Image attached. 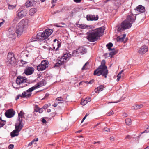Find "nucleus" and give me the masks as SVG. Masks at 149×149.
I'll use <instances>...</instances> for the list:
<instances>
[{
	"label": "nucleus",
	"mask_w": 149,
	"mask_h": 149,
	"mask_svg": "<svg viewBox=\"0 0 149 149\" xmlns=\"http://www.w3.org/2000/svg\"><path fill=\"white\" fill-rule=\"evenodd\" d=\"M79 54V52H77V49L76 50L74 51L72 53V55L74 56H76L77 54Z\"/></svg>",
	"instance_id": "38"
},
{
	"label": "nucleus",
	"mask_w": 149,
	"mask_h": 149,
	"mask_svg": "<svg viewBox=\"0 0 149 149\" xmlns=\"http://www.w3.org/2000/svg\"><path fill=\"white\" fill-rule=\"evenodd\" d=\"M55 26H56L58 27H64V26H62L61 25V23H60L58 24H56V25Z\"/></svg>",
	"instance_id": "49"
},
{
	"label": "nucleus",
	"mask_w": 149,
	"mask_h": 149,
	"mask_svg": "<svg viewBox=\"0 0 149 149\" xmlns=\"http://www.w3.org/2000/svg\"><path fill=\"white\" fill-rule=\"evenodd\" d=\"M7 60L8 61L6 62V64L8 66L10 65H13L15 63L16 61L14 54L12 53H10L8 54Z\"/></svg>",
	"instance_id": "6"
},
{
	"label": "nucleus",
	"mask_w": 149,
	"mask_h": 149,
	"mask_svg": "<svg viewBox=\"0 0 149 149\" xmlns=\"http://www.w3.org/2000/svg\"><path fill=\"white\" fill-rule=\"evenodd\" d=\"M120 4L121 3L119 1H116L115 3V5L117 8H118L120 5Z\"/></svg>",
	"instance_id": "41"
},
{
	"label": "nucleus",
	"mask_w": 149,
	"mask_h": 149,
	"mask_svg": "<svg viewBox=\"0 0 149 149\" xmlns=\"http://www.w3.org/2000/svg\"><path fill=\"white\" fill-rule=\"evenodd\" d=\"M98 18L99 17L97 15L88 14L86 16V19L88 21H97Z\"/></svg>",
	"instance_id": "12"
},
{
	"label": "nucleus",
	"mask_w": 149,
	"mask_h": 149,
	"mask_svg": "<svg viewBox=\"0 0 149 149\" xmlns=\"http://www.w3.org/2000/svg\"><path fill=\"white\" fill-rule=\"evenodd\" d=\"M41 121H42V122L43 123L45 124L47 123V121H46V120L45 119H44L43 118H42V119Z\"/></svg>",
	"instance_id": "58"
},
{
	"label": "nucleus",
	"mask_w": 149,
	"mask_h": 149,
	"mask_svg": "<svg viewBox=\"0 0 149 149\" xmlns=\"http://www.w3.org/2000/svg\"><path fill=\"white\" fill-rule=\"evenodd\" d=\"M104 131L106 132H109L110 131V129L108 128H104Z\"/></svg>",
	"instance_id": "53"
},
{
	"label": "nucleus",
	"mask_w": 149,
	"mask_h": 149,
	"mask_svg": "<svg viewBox=\"0 0 149 149\" xmlns=\"http://www.w3.org/2000/svg\"><path fill=\"white\" fill-rule=\"evenodd\" d=\"M18 121V123H16L15 125V130L20 132L23 127L24 123L21 120L19 119V121Z\"/></svg>",
	"instance_id": "14"
},
{
	"label": "nucleus",
	"mask_w": 149,
	"mask_h": 149,
	"mask_svg": "<svg viewBox=\"0 0 149 149\" xmlns=\"http://www.w3.org/2000/svg\"><path fill=\"white\" fill-rule=\"evenodd\" d=\"M18 18L17 17H16L15 19H14L13 20V22H16L18 20Z\"/></svg>",
	"instance_id": "64"
},
{
	"label": "nucleus",
	"mask_w": 149,
	"mask_h": 149,
	"mask_svg": "<svg viewBox=\"0 0 149 149\" xmlns=\"http://www.w3.org/2000/svg\"><path fill=\"white\" fill-rule=\"evenodd\" d=\"M63 9H61L59 10L55 11L54 12V14L58 13H60V12H63Z\"/></svg>",
	"instance_id": "39"
},
{
	"label": "nucleus",
	"mask_w": 149,
	"mask_h": 149,
	"mask_svg": "<svg viewBox=\"0 0 149 149\" xmlns=\"http://www.w3.org/2000/svg\"><path fill=\"white\" fill-rule=\"evenodd\" d=\"M19 132L14 130L10 133V135L12 137H14L15 136H17L19 134Z\"/></svg>",
	"instance_id": "22"
},
{
	"label": "nucleus",
	"mask_w": 149,
	"mask_h": 149,
	"mask_svg": "<svg viewBox=\"0 0 149 149\" xmlns=\"http://www.w3.org/2000/svg\"><path fill=\"white\" fill-rule=\"evenodd\" d=\"M24 113L22 111L18 113V121H19V119H20L22 121H23L22 118L24 117Z\"/></svg>",
	"instance_id": "25"
},
{
	"label": "nucleus",
	"mask_w": 149,
	"mask_h": 149,
	"mask_svg": "<svg viewBox=\"0 0 149 149\" xmlns=\"http://www.w3.org/2000/svg\"><path fill=\"white\" fill-rule=\"evenodd\" d=\"M49 94L47 93H46L45 97H44V98H46L48 97L49 96Z\"/></svg>",
	"instance_id": "62"
},
{
	"label": "nucleus",
	"mask_w": 149,
	"mask_h": 149,
	"mask_svg": "<svg viewBox=\"0 0 149 149\" xmlns=\"http://www.w3.org/2000/svg\"><path fill=\"white\" fill-rule=\"evenodd\" d=\"M9 2H11L14 3L13 5L8 4V8L9 10H12L15 8L16 7V3L17 2V0H7Z\"/></svg>",
	"instance_id": "17"
},
{
	"label": "nucleus",
	"mask_w": 149,
	"mask_h": 149,
	"mask_svg": "<svg viewBox=\"0 0 149 149\" xmlns=\"http://www.w3.org/2000/svg\"><path fill=\"white\" fill-rule=\"evenodd\" d=\"M21 62L22 64H25L27 63V62L25 61H23L22 59L21 60Z\"/></svg>",
	"instance_id": "55"
},
{
	"label": "nucleus",
	"mask_w": 149,
	"mask_h": 149,
	"mask_svg": "<svg viewBox=\"0 0 149 149\" xmlns=\"http://www.w3.org/2000/svg\"><path fill=\"white\" fill-rule=\"evenodd\" d=\"M40 108L38 105H35L34 107V111L38 112Z\"/></svg>",
	"instance_id": "40"
},
{
	"label": "nucleus",
	"mask_w": 149,
	"mask_h": 149,
	"mask_svg": "<svg viewBox=\"0 0 149 149\" xmlns=\"http://www.w3.org/2000/svg\"><path fill=\"white\" fill-rule=\"evenodd\" d=\"M126 124L127 125H130L131 124L132 121L130 119L126 118L125 120Z\"/></svg>",
	"instance_id": "35"
},
{
	"label": "nucleus",
	"mask_w": 149,
	"mask_h": 149,
	"mask_svg": "<svg viewBox=\"0 0 149 149\" xmlns=\"http://www.w3.org/2000/svg\"><path fill=\"white\" fill-rule=\"evenodd\" d=\"M126 35L125 34H123L122 37H118L117 38V40L118 42H122L124 40V39L126 36Z\"/></svg>",
	"instance_id": "29"
},
{
	"label": "nucleus",
	"mask_w": 149,
	"mask_h": 149,
	"mask_svg": "<svg viewBox=\"0 0 149 149\" xmlns=\"http://www.w3.org/2000/svg\"><path fill=\"white\" fill-rule=\"evenodd\" d=\"M6 123L4 122H3L0 121V128L4 125Z\"/></svg>",
	"instance_id": "45"
},
{
	"label": "nucleus",
	"mask_w": 149,
	"mask_h": 149,
	"mask_svg": "<svg viewBox=\"0 0 149 149\" xmlns=\"http://www.w3.org/2000/svg\"><path fill=\"white\" fill-rule=\"evenodd\" d=\"M148 50V47L146 45L142 46L139 49V52L140 54H144Z\"/></svg>",
	"instance_id": "18"
},
{
	"label": "nucleus",
	"mask_w": 149,
	"mask_h": 149,
	"mask_svg": "<svg viewBox=\"0 0 149 149\" xmlns=\"http://www.w3.org/2000/svg\"><path fill=\"white\" fill-rule=\"evenodd\" d=\"M26 81L27 79L25 77L19 76L17 78L16 82L17 84L20 85L21 84H22L23 86L22 87H23L27 85L26 84H25V83L27 82Z\"/></svg>",
	"instance_id": "7"
},
{
	"label": "nucleus",
	"mask_w": 149,
	"mask_h": 149,
	"mask_svg": "<svg viewBox=\"0 0 149 149\" xmlns=\"http://www.w3.org/2000/svg\"><path fill=\"white\" fill-rule=\"evenodd\" d=\"M14 147V146L13 144H10L8 146V148L9 149H13Z\"/></svg>",
	"instance_id": "50"
},
{
	"label": "nucleus",
	"mask_w": 149,
	"mask_h": 149,
	"mask_svg": "<svg viewBox=\"0 0 149 149\" xmlns=\"http://www.w3.org/2000/svg\"><path fill=\"white\" fill-rule=\"evenodd\" d=\"M43 111V108H40L39 110L38 111V112L40 113H42Z\"/></svg>",
	"instance_id": "59"
},
{
	"label": "nucleus",
	"mask_w": 149,
	"mask_h": 149,
	"mask_svg": "<svg viewBox=\"0 0 149 149\" xmlns=\"http://www.w3.org/2000/svg\"><path fill=\"white\" fill-rule=\"evenodd\" d=\"M37 69L38 71H43L46 69V67L43 66L40 64L38 65L37 67Z\"/></svg>",
	"instance_id": "28"
},
{
	"label": "nucleus",
	"mask_w": 149,
	"mask_h": 149,
	"mask_svg": "<svg viewBox=\"0 0 149 149\" xmlns=\"http://www.w3.org/2000/svg\"><path fill=\"white\" fill-rule=\"evenodd\" d=\"M50 106V104H49V105L48 104H45V105L42 108L44 109H46L47 108Z\"/></svg>",
	"instance_id": "46"
},
{
	"label": "nucleus",
	"mask_w": 149,
	"mask_h": 149,
	"mask_svg": "<svg viewBox=\"0 0 149 149\" xmlns=\"http://www.w3.org/2000/svg\"><path fill=\"white\" fill-rule=\"evenodd\" d=\"M53 32L52 30L48 29L45 30L43 32H39L37 34V36H40L43 40L47 39Z\"/></svg>",
	"instance_id": "5"
},
{
	"label": "nucleus",
	"mask_w": 149,
	"mask_h": 149,
	"mask_svg": "<svg viewBox=\"0 0 149 149\" xmlns=\"http://www.w3.org/2000/svg\"><path fill=\"white\" fill-rule=\"evenodd\" d=\"M94 81V80L92 79L89 82H88V84H91L93 83Z\"/></svg>",
	"instance_id": "56"
},
{
	"label": "nucleus",
	"mask_w": 149,
	"mask_h": 149,
	"mask_svg": "<svg viewBox=\"0 0 149 149\" xmlns=\"http://www.w3.org/2000/svg\"><path fill=\"white\" fill-rule=\"evenodd\" d=\"M71 57V55L70 54L66 53L64 54L63 56L58 57L57 59L58 62L56 63L53 67L55 68L57 67H59L60 66L64 65Z\"/></svg>",
	"instance_id": "3"
},
{
	"label": "nucleus",
	"mask_w": 149,
	"mask_h": 149,
	"mask_svg": "<svg viewBox=\"0 0 149 149\" xmlns=\"http://www.w3.org/2000/svg\"><path fill=\"white\" fill-rule=\"evenodd\" d=\"M33 119V118H32V114H29L28 115L27 117V119L28 120H32Z\"/></svg>",
	"instance_id": "37"
},
{
	"label": "nucleus",
	"mask_w": 149,
	"mask_h": 149,
	"mask_svg": "<svg viewBox=\"0 0 149 149\" xmlns=\"http://www.w3.org/2000/svg\"><path fill=\"white\" fill-rule=\"evenodd\" d=\"M77 26L82 29H84L86 27L85 25L82 24H79Z\"/></svg>",
	"instance_id": "44"
},
{
	"label": "nucleus",
	"mask_w": 149,
	"mask_h": 149,
	"mask_svg": "<svg viewBox=\"0 0 149 149\" xmlns=\"http://www.w3.org/2000/svg\"><path fill=\"white\" fill-rule=\"evenodd\" d=\"M113 46V44L111 42L109 43L106 45V47L109 51H110L112 49L111 48Z\"/></svg>",
	"instance_id": "34"
},
{
	"label": "nucleus",
	"mask_w": 149,
	"mask_h": 149,
	"mask_svg": "<svg viewBox=\"0 0 149 149\" xmlns=\"http://www.w3.org/2000/svg\"><path fill=\"white\" fill-rule=\"evenodd\" d=\"M37 10L35 8H31L29 11V14L31 15H33L35 14Z\"/></svg>",
	"instance_id": "30"
},
{
	"label": "nucleus",
	"mask_w": 149,
	"mask_h": 149,
	"mask_svg": "<svg viewBox=\"0 0 149 149\" xmlns=\"http://www.w3.org/2000/svg\"><path fill=\"white\" fill-rule=\"evenodd\" d=\"M40 36H37V34L36 36H33L31 38V41H35L37 40L43 41V40L40 38Z\"/></svg>",
	"instance_id": "23"
},
{
	"label": "nucleus",
	"mask_w": 149,
	"mask_h": 149,
	"mask_svg": "<svg viewBox=\"0 0 149 149\" xmlns=\"http://www.w3.org/2000/svg\"><path fill=\"white\" fill-rule=\"evenodd\" d=\"M143 107L142 104L137 105L136 104L132 106V109L137 110L142 108Z\"/></svg>",
	"instance_id": "27"
},
{
	"label": "nucleus",
	"mask_w": 149,
	"mask_h": 149,
	"mask_svg": "<svg viewBox=\"0 0 149 149\" xmlns=\"http://www.w3.org/2000/svg\"><path fill=\"white\" fill-rule=\"evenodd\" d=\"M28 24V20L26 19H23L18 23L15 30L17 36H20L22 34L24 26Z\"/></svg>",
	"instance_id": "4"
},
{
	"label": "nucleus",
	"mask_w": 149,
	"mask_h": 149,
	"mask_svg": "<svg viewBox=\"0 0 149 149\" xmlns=\"http://www.w3.org/2000/svg\"><path fill=\"white\" fill-rule=\"evenodd\" d=\"M104 86L103 85H100L97 88L95 89V91L96 93H99L103 89Z\"/></svg>",
	"instance_id": "26"
},
{
	"label": "nucleus",
	"mask_w": 149,
	"mask_h": 149,
	"mask_svg": "<svg viewBox=\"0 0 149 149\" xmlns=\"http://www.w3.org/2000/svg\"><path fill=\"white\" fill-rule=\"evenodd\" d=\"M105 61L104 60H102L101 63V65H100L99 67H100V68L101 67H103L106 68V67H107L105 65Z\"/></svg>",
	"instance_id": "33"
},
{
	"label": "nucleus",
	"mask_w": 149,
	"mask_h": 149,
	"mask_svg": "<svg viewBox=\"0 0 149 149\" xmlns=\"http://www.w3.org/2000/svg\"><path fill=\"white\" fill-rule=\"evenodd\" d=\"M15 33V31L14 30L13 27L9 28L7 33V35L9 38H12L14 37Z\"/></svg>",
	"instance_id": "16"
},
{
	"label": "nucleus",
	"mask_w": 149,
	"mask_h": 149,
	"mask_svg": "<svg viewBox=\"0 0 149 149\" xmlns=\"http://www.w3.org/2000/svg\"><path fill=\"white\" fill-rule=\"evenodd\" d=\"M136 10L140 12L141 13H144L145 12V7L142 5H139L136 8Z\"/></svg>",
	"instance_id": "21"
},
{
	"label": "nucleus",
	"mask_w": 149,
	"mask_h": 149,
	"mask_svg": "<svg viewBox=\"0 0 149 149\" xmlns=\"http://www.w3.org/2000/svg\"><path fill=\"white\" fill-rule=\"evenodd\" d=\"M36 4L34 0H28L25 3V6L26 7H29L33 6Z\"/></svg>",
	"instance_id": "19"
},
{
	"label": "nucleus",
	"mask_w": 149,
	"mask_h": 149,
	"mask_svg": "<svg viewBox=\"0 0 149 149\" xmlns=\"http://www.w3.org/2000/svg\"><path fill=\"white\" fill-rule=\"evenodd\" d=\"M15 113V111L13 109H10L5 112V115L7 117L10 118L13 116Z\"/></svg>",
	"instance_id": "9"
},
{
	"label": "nucleus",
	"mask_w": 149,
	"mask_h": 149,
	"mask_svg": "<svg viewBox=\"0 0 149 149\" xmlns=\"http://www.w3.org/2000/svg\"><path fill=\"white\" fill-rule=\"evenodd\" d=\"M34 70V69L33 67H26L25 69L24 73L26 75H29L32 74Z\"/></svg>",
	"instance_id": "15"
},
{
	"label": "nucleus",
	"mask_w": 149,
	"mask_h": 149,
	"mask_svg": "<svg viewBox=\"0 0 149 149\" xmlns=\"http://www.w3.org/2000/svg\"><path fill=\"white\" fill-rule=\"evenodd\" d=\"M49 64L48 61L47 60L42 61L41 63V64L43 66V65L45 67H46V68L47 67H48V64Z\"/></svg>",
	"instance_id": "32"
},
{
	"label": "nucleus",
	"mask_w": 149,
	"mask_h": 149,
	"mask_svg": "<svg viewBox=\"0 0 149 149\" xmlns=\"http://www.w3.org/2000/svg\"><path fill=\"white\" fill-rule=\"evenodd\" d=\"M77 52L79 54H84L86 53L87 50L85 48L81 47L77 49Z\"/></svg>",
	"instance_id": "20"
},
{
	"label": "nucleus",
	"mask_w": 149,
	"mask_h": 149,
	"mask_svg": "<svg viewBox=\"0 0 149 149\" xmlns=\"http://www.w3.org/2000/svg\"><path fill=\"white\" fill-rule=\"evenodd\" d=\"M113 114V111H111L110 112L108 113H107V115L108 116H109Z\"/></svg>",
	"instance_id": "57"
},
{
	"label": "nucleus",
	"mask_w": 149,
	"mask_h": 149,
	"mask_svg": "<svg viewBox=\"0 0 149 149\" xmlns=\"http://www.w3.org/2000/svg\"><path fill=\"white\" fill-rule=\"evenodd\" d=\"M56 100L59 101H63V98L61 97H59L57 98L56 99Z\"/></svg>",
	"instance_id": "47"
},
{
	"label": "nucleus",
	"mask_w": 149,
	"mask_h": 149,
	"mask_svg": "<svg viewBox=\"0 0 149 149\" xmlns=\"http://www.w3.org/2000/svg\"><path fill=\"white\" fill-rule=\"evenodd\" d=\"M22 57H24V56H25L26 57H28V54H24V53H23V52H22L21 53Z\"/></svg>",
	"instance_id": "51"
},
{
	"label": "nucleus",
	"mask_w": 149,
	"mask_h": 149,
	"mask_svg": "<svg viewBox=\"0 0 149 149\" xmlns=\"http://www.w3.org/2000/svg\"><path fill=\"white\" fill-rule=\"evenodd\" d=\"M93 74L94 75H97V76L102 75L100 70L99 69H98V68L95 70Z\"/></svg>",
	"instance_id": "31"
},
{
	"label": "nucleus",
	"mask_w": 149,
	"mask_h": 149,
	"mask_svg": "<svg viewBox=\"0 0 149 149\" xmlns=\"http://www.w3.org/2000/svg\"><path fill=\"white\" fill-rule=\"evenodd\" d=\"M89 64V63L88 62H86L85 64H84V65L83 66V67L82 68V70H86L87 68H86V65L87 64Z\"/></svg>",
	"instance_id": "42"
},
{
	"label": "nucleus",
	"mask_w": 149,
	"mask_h": 149,
	"mask_svg": "<svg viewBox=\"0 0 149 149\" xmlns=\"http://www.w3.org/2000/svg\"><path fill=\"white\" fill-rule=\"evenodd\" d=\"M20 97H21V98H23V97L22 96V94H19L18 95L16 98V100H17V99H19Z\"/></svg>",
	"instance_id": "48"
},
{
	"label": "nucleus",
	"mask_w": 149,
	"mask_h": 149,
	"mask_svg": "<svg viewBox=\"0 0 149 149\" xmlns=\"http://www.w3.org/2000/svg\"><path fill=\"white\" fill-rule=\"evenodd\" d=\"M34 90V89L32 86L27 90L24 91L22 94L23 98L29 97L31 94V93H30Z\"/></svg>",
	"instance_id": "8"
},
{
	"label": "nucleus",
	"mask_w": 149,
	"mask_h": 149,
	"mask_svg": "<svg viewBox=\"0 0 149 149\" xmlns=\"http://www.w3.org/2000/svg\"><path fill=\"white\" fill-rule=\"evenodd\" d=\"M121 72H119V74H118V75L117 76V77H119V78H121Z\"/></svg>",
	"instance_id": "63"
},
{
	"label": "nucleus",
	"mask_w": 149,
	"mask_h": 149,
	"mask_svg": "<svg viewBox=\"0 0 149 149\" xmlns=\"http://www.w3.org/2000/svg\"><path fill=\"white\" fill-rule=\"evenodd\" d=\"M87 100H85V99L84 100H82L81 102V105L84 106L85 104H86L87 103Z\"/></svg>",
	"instance_id": "36"
},
{
	"label": "nucleus",
	"mask_w": 149,
	"mask_h": 149,
	"mask_svg": "<svg viewBox=\"0 0 149 149\" xmlns=\"http://www.w3.org/2000/svg\"><path fill=\"white\" fill-rule=\"evenodd\" d=\"M104 29L102 27L90 30L86 33V38L91 42H93L97 40L104 32Z\"/></svg>",
	"instance_id": "1"
},
{
	"label": "nucleus",
	"mask_w": 149,
	"mask_h": 149,
	"mask_svg": "<svg viewBox=\"0 0 149 149\" xmlns=\"http://www.w3.org/2000/svg\"><path fill=\"white\" fill-rule=\"evenodd\" d=\"M56 0H52L51 1L52 4V8L54 7L55 6V3H56Z\"/></svg>",
	"instance_id": "43"
},
{
	"label": "nucleus",
	"mask_w": 149,
	"mask_h": 149,
	"mask_svg": "<svg viewBox=\"0 0 149 149\" xmlns=\"http://www.w3.org/2000/svg\"><path fill=\"white\" fill-rule=\"evenodd\" d=\"M85 99L87 100V102H90L91 100V99L89 97H87Z\"/></svg>",
	"instance_id": "52"
},
{
	"label": "nucleus",
	"mask_w": 149,
	"mask_h": 149,
	"mask_svg": "<svg viewBox=\"0 0 149 149\" xmlns=\"http://www.w3.org/2000/svg\"><path fill=\"white\" fill-rule=\"evenodd\" d=\"M131 138V137L130 136L128 135L126 136V137H125V139H130Z\"/></svg>",
	"instance_id": "60"
},
{
	"label": "nucleus",
	"mask_w": 149,
	"mask_h": 149,
	"mask_svg": "<svg viewBox=\"0 0 149 149\" xmlns=\"http://www.w3.org/2000/svg\"><path fill=\"white\" fill-rule=\"evenodd\" d=\"M98 69L100 70L102 76L104 77L105 78H106L107 75L108 73L107 67H106V68L103 67L100 68V67H98Z\"/></svg>",
	"instance_id": "11"
},
{
	"label": "nucleus",
	"mask_w": 149,
	"mask_h": 149,
	"mask_svg": "<svg viewBox=\"0 0 149 149\" xmlns=\"http://www.w3.org/2000/svg\"><path fill=\"white\" fill-rule=\"evenodd\" d=\"M47 82L44 79H43L41 81L38 82L36 85L33 86L34 90L39 88L40 87L45 85Z\"/></svg>",
	"instance_id": "10"
},
{
	"label": "nucleus",
	"mask_w": 149,
	"mask_h": 149,
	"mask_svg": "<svg viewBox=\"0 0 149 149\" xmlns=\"http://www.w3.org/2000/svg\"><path fill=\"white\" fill-rule=\"evenodd\" d=\"M27 13V11L25 10H19L17 15L18 17L20 19L25 16Z\"/></svg>",
	"instance_id": "13"
},
{
	"label": "nucleus",
	"mask_w": 149,
	"mask_h": 149,
	"mask_svg": "<svg viewBox=\"0 0 149 149\" xmlns=\"http://www.w3.org/2000/svg\"><path fill=\"white\" fill-rule=\"evenodd\" d=\"M58 42H57L58 47L56 48V49L55 50L56 51L57 50V49H58L61 46V44L60 43H58Z\"/></svg>",
	"instance_id": "54"
},
{
	"label": "nucleus",
	"mask_w": 149,
	"mask_h": 149,
	"mask_svg": "<svg viewBox=\"0 0 149 149\" xmlns=\"http://www.w3.org/2000/svg\"><path fill=\"white\" fill-rule=\"evenodd\" d=\"M133 14L127 16L126 19L122 22L120 24V26L118 27L117 31L121 32L131 27L132 24L134 22L136 19V16Z\"/></svg>",
	"instance_id": "2"
},
{
	"label": "nucleus",
	"mask_w": 149,
	"mask_h": 149,
	"mask_svg": "<svg viewBox=\"0 0 149 149\" xmlns=\"http://www.w3.org/2000/svg\"><path fill=\"white\" fill-rule=\"evenodd\" d=\"M38 141V138H35L32 141H33V143H34V142L35 141Z\"/></svg>",
	"instance_id": "61"
},
{
	"label": "nucleus",
	"mask_w": 149,
	"mask_h": 149,
	"mask_svg": "<svg viewBox=\"0 0 149 149\" xmlns=\"http://www.w3.org/2000/svg\"><path fill=\"white\" fill-rule=\"evenodd\" d=\"M111 50V51L109 53V56L111 58L113 56L115 55L118 52V51L115 50L114 48L112 49Z\"/></svg>",
	"instance_id": "24"
}]
</instances>
